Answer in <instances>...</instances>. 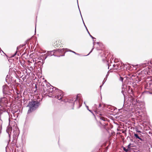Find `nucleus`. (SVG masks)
Returning <instances> with one entry per match:
<instances>
[{
    "mask_svg": "<svg viewBox=\"0 0 152 152\" xmlns=\"http://www.w3.org/2000/svg\"><path fill=\"white\" fill-rule=\"evenodd\" d=\"M41 85L43 87L44 90L46 91L49 93V97H54L59 100L62 99L63 95L61 91L55 87H53L49 83L46 82V80H45L44 83L41 84Z\"/></svg>",
    "mask_w": 152,
    "mask_h": 152,
    "instance_id": "nucleus-1",
    "label": "nucleus"
},
{
    "mask_svg": "<svg viewBox=\"0 0 152 152\" xmlns=\"http://www.w3.org/2000/svg\"><path fill=\"white\" fill-rule=\"evenodd\" d=\"M41 101V100H31L30 101L27 106V107H29L27 113H30L36 110L40 105V102Z\"/></svg>",
    "mask_w": 152,
    "mask_h": 152,
    "instance_id": "nucleus-2",
    "label": "nucleus"
},
{
    "mask_svg": "<svg viewBox=\"0 0 152 152\" xmlns=\"http://www.w3.org/2000/svg\"><path fill=\"white\" fill-rule=\"evenodd\" d=\"M78 95L74 96V97L68 99L67 100V102L71 104V105L72 106V109H74V106L75 104H76L77 105H79L78 108H79L81 106V104H80L79 101H78Z\"/></svg>",
    "mask_w": 152,
    "mask_h": 152,
    "instance_id": "nucleus-3",
    "label": "nucleus"
},
{
    "mask_svg": "<svg viewBox=\"0 0 152 152\" xmlns=\"http://www.w3.org/2000/svg\"><path fill=\"white\" fill-rule=\"evenodd\" d=\"M145 88L146 90H149V91H147V92L149 93V94H152V80H151L147 82L146 84L145 85Z\"/></svg>",
    "mask_w": 152,
    "mask_h": 152,
    "instance_id": "nucleus-4",
    "label": "nucleus"
},
{
    "mask_svg": "<svg viewBox=\"0 0 152 152\" xmlns=\"http://www.w3.org/2000/svg\"><path fill=\"white\" fill-rule=\"evenodd\" d=\"M8 101L7 98L5 97L1 98L0 99V106L3 107L4 106H9L10 104H8Z\"/></svg>",
    "mask_w": 152,
    "mask_h": 152,
    "instance_id": "nucleus-5",
    "label": "nucleus"
},
{
    "mask_svg": "<svg viewBox=\"0 0 152 152\" xmlns=\"http://www.w3.org/2000/svg\"><path fill=\"white\" fill-rule=\"evenodd\" d=\"M129 100L130 102V105L132 106L133 107H135L136 105L137 106L139 105L138 104V101L134 97L132 96L131 97L129 98Z\"/></svg>",
    "mask_w": 152,
    "mask_h": 152,
    "instance_id": "nucleus-6",
    "label": "nucleus"
},
{
    "mask_svg": "<svg viewBox=\"0 0 152 152\" xmlns=\"http://www.w3.org/2000/svg\"><path fill=\"white\" fill-rule=\"evenodd\" d=\"M134 136L136 139L139 140H138L139 142L140 141L141 142H143L144 141L142 136L141 134H137L134 132Z\"/></svg>",
    "mask_w": 152,
    "mask_h": 152,
    "instance_id": "nucleus-7",
    "label": "nucleus"
},
{
    "mask_svg": "<svg viewBox=\"0 0 152 152\" xmlns=\"http://www.w3.org/2000/svg\"><path fill=\"white\" fill-rule=\"evenodd\" d=\"M56 50H54L52 51H48L47 53L46 54V55H47V56H57L58 57H60L61 56H64V54L63 55H61L60 56H57L54 55V53L56 52Z\"/></svg>",
    "mask_w": 152,
    "mask_h": 152,
    "instance_id": "nucleus-8",
    "label": "nucleus"
},
{
    "mask_svg": "<svg viewBox=\"0 0 152 152\" xmlns=\"http://www.w3.org/2000/svg\"><path fill=\"white\" fill-rule=\"evenodd\" d=\"M95 113H96V116L97 117H98V118H99L100 119H101V120H102L104 121H105V118H104L102 117V116H99V115H102V114H101L100 113L98 112L97 111H95Z\"/></svg>",
    "mask_w": 152,
    "mask_h": 152,
    "instance_id": "nucleus-9",
    "label": "nucleus"
},
{
    "mask_svg": "<svg viewBox=\"0 0 152 152\" xmlns=\"http://www.w3.org/2000/svg\"><path fill=\"white\" fill-rule=\"evenodd\" d=\"M66 49H67L64 48L62 49H58L56 50V52H58L59 53H63L64 54L62 55H64L66 51H65Z\"/></svg>",
    "mask_w": 152,
    "mask_h": 152,
    "instance_id": "nucleus-10",
    "label": "nucleus"
},
{
    "mask_svg": "<svg viewBox=\"0 0 152 152\" xmlns=\"http://www.w3.org/2000/svg\"><path fill=\"white\" fill-rule=\"evenodd\" d=\"M48 57V56L47 55H46V54H45L44 55H43L42 58L43 59L42 60L41 62L42 65L44 63L45 60ZM37 62L39 63V62H41V61H38Z\"/></svg>",
    "mask_w": 152,
    "mask_h": 152,
    "instance_id": "nucleus-11",
    "label": "nucleus"
},
{
    "mask_svg": "<svg viewBox=\"0 0 152 152\" xmlns=\"http://www.w3.org/2000/svg\"><path fill=\"white\" fill-rule=\"evenodd\" d=\"M12 128L11 127H11L9 126L7 127V129L6 130V132L8 133L10 137V135L9 132H12Z\"/></svg>",
    "mask_w": 152,
    "mask_h": 152,
    "instance_id": "nucleus-12",
    "label": "nucleus"
},
{
    "mask_svg": "<svg viewBox=\"0 0 152 152\" xmlns=\"http://www.w3.org/2000/svg\"><path fill=\"white\" fill-rule=\"evenodd\" d=\"M142 73L146 75L148 74V71L146 70V69H144L143 71H142L141 72Z\"/></svg>",
    "mask_w": 152,
    "mask_h": 152,
    "instance_id": "nucleus-13",
    "label": "nucleus"
},
{
    "mask_svg": "<svg viewBox=\"0 0 152 152\" xmlns=\"http://www.w3.org/2000/svg\"><path fill=\"white\" fill-rule=\"evenodd\" d=\"M136 114L139 115H141L142 114V113L140 110L136 112Z\"/></svg>",
    "mask_w": 152,
    "mask_h": 152,
    "instance_id": "nucleus-14",
    "label": "nucleus"
},
{
    "mask_svg": "<svg viewBox=\"0 0 152 152\" xmlns=\"http://www.w3.org/2000/svg\"><path fill=\"white\" fill-rule=\"evenodd\" d=\"M131 143H130L129 145H128L127 146V149H128V151H131Z\"/></svg>",
    "mask_w": 152,
    "mask_h": 152,
    "instance_id": "nucleus-15",
    "label": "nucleus"
},
{
    "mask_svg": "<svg viewBox=\"0 0 152 152\" xmlns=\"http://www.w3.org/2000/svg\"><path fill=\"white\" fill-rule=\"evenodd\" d=\"M122 148H123V150L124 151H125V152H128L129 151L128 149L122 146Z\"/></svg>",
    "mask_w": 152,
    "mask_h": 152,
    "instance_id": "nucleus-16",
    "label": "nucleus"
},
{
    "mask_svg": "<svg viewBox=\"0 0 152 152\" xmlns=\"http://www.w3.org/2000/svg\"><path fill=\"white\" fill-rule=\"evenodd\" d=\"M94 43L95 42H93V48H92V49H91V51H90V52L87 55H85V56H87L88 55L90 54V53H91L93 50V49H94Z\"/></svg>",
    "mask_w": 152,
    "mask_h": 152,
    "instance_id": "nucleus-17",
    "label": "nucleus"
},
{
    "mask_svg": "<svg viewBox=\"0 0 152 152\" xmlns=\"http://www.w3.org/2000/svg\"><path fill=\"white\" fill-rule=\"evenodd\" d=\"M6 87V86L5 85L4 86H3L2 87V88H3V93L4 94L5 93V88Z\"/></svg>",
    "mask_w": 152,
    "mask_h": 152,
    "instance_id": "nucleus-18",
    "label": "nucleus"
},
{
    "mask_svg": "<svg viewBox=\"0 0 152 152\" xmlns=\"http://www.w3.org/2000/svg\"><path fill=\"white\" fill-rule=\"evenodd\" d=\"M119 65H120L119 64H116V66H117V67L115 68V69L116 70H117L118 69H119Z\"/></svg>",
    "mask_w": 152,
    "mask_h": 152,
    "instance_id": "nucleus-19",
    "label": "nucleus"
},
{
    "mask_svg": "<svg viewBox=\"0 0 152 152\" xmlns=\"http://www.w3.org/2000/svg\"><path fill=\"white\" fill-rule=\"evenodd\" d=\"M147 65H149V66H152V60H151L150 62H148L147 64Z\"/></svg>",
    "mask_w": 152,
    "mask_h": 152,
    "instance_id": "nucleus-20",
    "label": "nucleus"
},
{
    "mask_svg": "<svg viewBox=\"0 0 152 152\" xmlns=\"http://www.w3.org/2000/svg\"><path fill=\"white\" fill-rule=\"evenodd\" d=\"M123 80H124V78L123 77H121V76H120V78L119 79V80L120 81L123 82Z\"/></svg>",
    "mask_w": 152,
    "mask_h": 152,
    "instance_id": "nucleus-21",
    "label": "nucleus"
},
{
    "mask_svg": "<svg viewBox=\"0 0 152 152\" xmlns=\"http://www.w3.org/2000/svg\"><path fill=\"white\" fill-rule=\"evenodd\" d=\"M148 65H147V64H146V63H143L142 64V65H141V66H142L143 67H145Z\"/></svg>",
    "mask_w": 152,
    "mask_h": 152,
    "instance_id": "nucleus-22",
    "label": "nucleus"
},
{
    "mask_svg": "<svg viewBox=\"0 0 152 152\" xmlns=\"http://www.w3.org/2000/svg\"><path fill=\"white\" fill-rule=\"evenodd\" d=\"M3 111L1 109H0V120L1 121V115Z\"/></svg>",
    "mask_w": 152,
    "mask_h": 152,
    "instance_id": "nucleus-23",
    "label": "nucleus"
},
{
    "mask_svg": "<svg viewBox=\"0 0 152 152\" xmlns=\"http://www.w3.org/2000/svg\"><path fill=\"white\" fill-rule=\"evenodd\" d=\"M89 34V36H90V37L93 39V41H94L95 40H94V39H96V38H95L94 37H93L92 35H91L90 33Z\"/></svg>",
    "mask_w": 152,
    "mask_h": 152,
    "instance_id": "nucleus-24",
    "label": "nucleus"
},
{
    "mask_svg": "<svg viewBox=\"0 0 152 152\" xmlns=\"http://www.w3.org/2000/svg\"><path fill=\"white\" fill-rule=\"evenodd\" d=\"M86 106L87 109L90 112H91V110H90L89 109L88 106H87L86 104Z\"/></svg>",
    "mask_w": 152,
    "mask_h": 152,
    "instance_id": "nucleus-25",
    "label": "nucleus"
},
{
    "mask_svg": "<svg viewBox=\"0 0 152 152\" xmlns=\"http://www.w3.org/2000/svg\"><path fill=\"white\" fill-rule=\"evenodd\" d=\"M107 78H104L102 82V85H103L104 84Z\"/></svg>",
    "mask_w": 152,
    "mask_h": 152,
    "instance_id": "nucleus-26",
    "label": "nucleus"
},
{
    "mask_svg": "<svg viewBox=\"0 0 152 152\" xmlns=\"http://www.w3.org/2000/svg\"><path fill=\"white\" fill-rule=\"evenodd\" d=\"M42 57H43V55H42L40 57H39L38 59L39 60L42 59H42H43Z\"/></svg>",
    "mask_w": 152,
    "mask_h": 152,
    "instance_id": "nucleus-27",
    "label": "nucleus"
},
{
    "mask_svg": "<svg viewBox=\"0 0 152 152\" xmlns=\"http://www.w3.org/2000/svg\"><path fill=\"white\" fill-rule=\"evenodd\" d=\"M79 11H80V14L81 18H82V20H83V24H84V25L85 26V23H84V22L83 21V18H82V16L81 14V12H80V9H79Z\"/></svg>",
    "mask_w": 152,
    "mask_h": 152,
    "instance_id": "nucleus-28",
    "label": "nucleus"
},
{
    "mask_svg": "<svg viewBox=\"0 0 152 152\" xmlns=\"http://www.w3.org/2000/svg\"><path fill=\"white\" fill-rule=\"evenodd\" d=\"M100 123L102 125V126H105L107 125V124L106 123H104L103 124H102L101 122H100Z\"/></svg>",
    "mask_w": 152,
    "mask_h": 152,
    "instance_id": "nucleus-29",
    "label": "nucleus"
},
{
    "mask_svg": "<svg viewBox=\"0 0 152 152\" xmlns=\"http://www.w3.org/2000/svg\"><path fill=\"white\" fill-rule=\"evenodd\" d=\"M8 78H9V76L8 75H7L6 76V82H7V80H8Z\"/></svg>",
    "mask_w": 152,
    "mask_h": 152,
    "instance_id": "nucleus-30",
    "label": "nucleus"
},
{
    "mask_svg": "<svg viewBox=\"0 0 152 152\" xmlns=\"http://www.w3.org/2000/svg\"><path fill=\"white\" fill-rule=\"evenodd\" d=\"M20 64L23 66V65L24 64V62H20Z\"/></svg>",
    "mask_w": 152,
    "mask_h": 152,
    "instance_id": "nucleus-31",
    "label": "nucleus"
},
{
    "mask_svg": "<svg viewBox=\"0 0 152 152\" xmlns=\"http://www.w3.org/2000/svg\"><path fill=\"white\" fill-rule=\"evenodd\" d=\"M85 28H86V31H87V32H88V34H90V33H89V32L88 31V29H87V27H86V26L85 25Z\"/></svg>",
    "mask_w": 152,
    "mask_h": 152,
    "instance_id": "nucleus-32",
    "label": "nucleus"
},
{
    "mask_svg": "<svg viewBox=\"0 0 152 152\" xmlns=\"http://www.w3.org/2000/svg\"><path fill=\"white\" fill-rule=\"evenodd\" d=\"M121 93H122V94H123V96H124V97L125 96V94H124V91H121Z\"/></svg>",
    "mask_w": 152,
    "mask_h": 152,
    "instance_id": "nucleus-33",
    "label": "nucleus"
},
{
    "mask_svg": "<svg viewBox=\"0 0 152 152\" xmlns=\"http://www.w3.org/2000/svg\"><path fill=\"white\" fill-rule=\"evenodd\" d=\"M73 53H74V54H76V55H80V54H78V53H76L75 52H74V51H73V52H72Z\"/></svg>",
    "mask_w": 152,
    "mask_h": 152,
    "instance_id": "nucleus-34",
    "label": "nucleus"
},
{
    "mask_svg": "<svg viewBox=\"0 0 152 152\" xmlns=\"http://www.w3.org/2000/svg\"><path fill=\"white\" fill-rule=\"evenodd\" d=\"M23 47V46H19V47H17V50H18V48H22Z\"/></svg>",
    "mask_w": 152,
    "mask_h": 152,
    "instance_id": "nucleus-35",
    "label": "nucleus"
},
{
    "mask_svg": "<svg viewBox=\"0 0 152 152\" xmlns=\"http://www.w3.org/2000/svg\"><path fill=\"white\" fill-rule=\"evenodd\" d=\"M136 131H137V132H139V133H141V132L140 131V130H138L137 129H136Z\"/></svg>",
    "mask_w": 152,
    "mask_h": 152,
    "instance_id": "nucleus-36",
    "label": "nucleus"
},
{
    "mask_svg": "<svg viewBox=\"0 0 152 152\" xmlns=\"http://www.w3.org/2000/svg\"><path fill=\"white\" fill-rule=\"evenodd\" d=\"M108 75H109V73H108V72L107 74L106 75V76L105 78H107V77L108 76Z\"/></svg>",
    "mask_w": 152,
    "mask_h": 152,
    "instance_id": "nucleus-37",
    "label": "nucleus"
},
{
    "mask_svg": "<svg viewBox=\"0 0 152 152\" xmlns=\"http://www.w3.org/2000/svg\"><path fill=\"white\" fill-rule=\"evenodd\" d=\"M17 51H16V53H15L13 55L12 57H14L17 54Z\"/></svg>",
    "mask_w": 152,
    "mask_h": 152,
    "instance_id": "nucleus-38",
    "label": "nucleus"
},
{
    "mask_svg": "<svg viewBox=\"0 0 152 152\" xmlns=\"http://www.w3.org/2000/svg\"><path fill=\"white\" fill-rule=\"evenodd\" d=\"M124 106V105H123V110H124V111H127L128 110H126H126H125V109H124V107H123Z\"/></svg>",
    "mask_w": 152,
    "mask_h": 152,
    "instance_id": "nucleus-39",
    "label": "nucleus"
},
{
    "mask_svg": "<svg viewBox=\"0 0 152 152\" xmlns=\"http://www.w3.org/2000/svg\"><path fill=\"white\" fill-rule=\"evenodd\" d=\"M9 125H10V119L9 118Z\"/></svg>",
    "mask_w": 152,
    "mask_h": 152,
    "instance_id": "nucleus-40",
    "label": "nucleus"
},
{
    "mask_svg": "<svg viewBox=\"0 0 152 152\" xmlns=\"http://www.w3.org/2000/svg\"><path fill=\"white\" fill-rule=\"evenodd\" d=\"M113 66L114 67H115L116 66V64H114L113 65Z\"/></svg>",
    "mask_w": 152,
    "mask_h": 152,
    "instance_id": "nucleus-41",
    "label": "nucleus"
},
{
    "mask_svg": "<svg viewBox=\"0 0 152 152\" xmlns=\"http://www.w3.org/2000/svg\"><path fill=\"white\" fill-rule=\"evenodd\" d=\"M68 51H69V52H72H72H73L74 51H72V50H69Z\"/></svg>",
    "mask_w": 152,
    "mask_h": 152,
    "instance_id": "nucleus-42",
    "label": "nucleus"
},
{
    "mask_svg": "<svg viewBox=\"0 0 152 152\" xmlns=\"http://www.w3.org/2000/svg\"><path fill=\"white\" fill-rule=\"evenodd\" d=\"M101 106V104H99V106L98 107H100Z\"/></svg>",
    "mask_w": 152,
    "mask_h": 152,
    "instance_id": "nucleus-43",
    "label": "nucleus"
},
{
    "mask_svg": "<svg viewBox=\"0 0 152 152\" xmlns=\"http://www.w3.org/2000/svg\"><path fill=\"white\" fill-rule=\"evenodd\" d=\"M93 115L94 116H95V115L92 112V111H91V112Z\"/></svg>",
    "mask_w": 152,
    "mask_h": 152,
    "instance_id": "nucleus-44",
    "label": "nucleus"
},
{
    "mask_svg": "<svg viewBox=\"0 0 152 152\" xmlns=\"http://www.w3.org/2000/svg\"><path fill=\"white\" fill-rule=\"evenodd\" d=\"M2 52L4 53V54H5V55L7 56V55L5 54V53H4L3 52V51H2Z\"/></svg>",
    "mask_w": 152,
    "mask_h": 152,
    "instance_id": "nucleus-45",
    "label": "nucleus"
},
{
    "mask_svg": "<svg viewBox=\"0 0 152 152\" xmlns=\"http://www.w3.org/2000/svg\"><path fill=\"white\" fill-rule=\"evenodd\" d=\"M77 5H78V7L79 8V7L78 4V0H77Z\"/></svg>",
    "mask_w": 152,
    "mask_h": 152,
    "instance_id": "nucleus-46",
    "label": "nucleus"
},
{
    "mask_svg": "<svg viewBox=\"0 0 152 152\" xmlns=\"http://www.w3.org/2000/svg\"><path fill=\"white\" fill-rule=\"evenodd\" d=\"M103 85H101L100 86V88L101 89V88L102 87V86Z\"/></svg>",
    "mask_w": 152,
    "mask_h": 152,
    "instance_id": "nucleus-47",
    "label": "nucleus"
},
{
    "mask_svg": "<svg viewBox=\"0 0 152 152\" xmlns=\"http://www.w3.org/2000/svg\"><path fill=\"white\" fill-rule=\"evenodd\" d=\"M130 140L131 141L133 142V140L132 139H130Z\"/></svg>",
    "mask_w": 152,
    "mask_h": 152,
    "instance_id": "nucleus-48",
    "label": "nucleus"
},
{
    "mask_svg": "<svg viewBox=\"0 0 152 152\" xmlns=\"http://www.w3.org/2000/svg\"><path fill=\"white\" fill-rule=\"evenodd\" d=\"M96 44L98 45L99 44V42H96Z\"/></svg>",
    "mask_w": 152,
    "mask_h": 152,
    "instance_id": "nucleus-49",
    "label": "nucleus"
},
{
    "mask_svg": "<svg viewBox=\"0 0 152 152\" xmlns=\"http://www.w3.org/2000/svg\"><path fill=\"white\" fill-rule=\"evenodd\" d=\"M84 104H85V105L86 104L85 103V102H84Z\"/></svg>",
    "mask_w": 152,
    "mask_h": 152,
    "instance_id": "nucleus-50",
    "label": "nucleus"
},
{
    "mask_svg": "<svg viewBox=\"0 0 152 152\" xmlns=\"http://www.w3.org/2000/svg\"><path fill=\"white\" fill-rule=\"evenodd\" d=\"M136 81H137V82L136 83H138V82H139V81H137V80ZM139 81H140V80H139Z\"/></svg>",
    "mask_w": 152,
    "mask_h": 152,
    "instance_id": "nucleus-51",
    "label": "nucleus"
},
{
    "mask_svg": "<svg viewBox=\"0 0 152 152\" xmlns=\"http://www.w3.org/2000/svg\"><path fill=\"white\" fill-rule=\"evenodd\" d=\"M36 26L35 27V32H36Z\"/></svg>",
    "mask_w": 152,
    "mask_h": 152,
    "instance_id": "nucleus-52",
    "label": "nucleus"
},
{
    "mask_svg": "<svg viewBox=\"0 0 152 152\" xmlns=\"http://www.w3.org/2000/svg\"><path fill=\"white\" fill-rule=\"evenodd\" d=\"M6 113V114H8V112H7V113Z\"/></svg>",
    "mask_w": 152,
    "mask_h": 152,
    "instance_id": "nucleus-53",
    "label": "nucleus"
},
{
    "mask_svg": "<svg viewBox=\"0 0 152 152\" xmlns=\"http://www.w3.org/2000/svg\"><path fill=\"white\" fill-rule=\"evenodd\" d=\"M25 92H24V93H23V94H25Z\"/></svg>",
    "mask_w": 152,
    "mask_h": 152,
    "instance_id": "nucleus-54",
    "label": "nucleus"
},
{
    "mask_svg": "<svg viewBox=\"0 0 152 152\" xmlns=\"http://www.w3.org/2000/svg\"><path fill=\"white\" fill-rule=\"evenodd\" d=\"M13 123H15V122H14V121H13Z\"/></svg>",
    "mask_w": 152,
    "mask_h": 152,
    "instance_id": "nucleus-55",
    "label": "nucleus"
},
{
    "mask_svg": "<svg viewBox=\"0 0 152 152\" xmlns=\"http://www.w3.org/2000/svg\"><path fill=\"white\" fill-rule=\"evenodd\" d=\"M25 54V53H23V55H24V54Z\"/></svg>",
    "mask_w": 152,
    "mask_h": 152,
    "instance_id": "nucleus-56",
    "label": "nucleus"
},
{
    "mask_svg": "<svg viewBox=\"0 0 152 152\" xmlns=\"http://www.w3.org/2000/svg\"><path fill=\"white\" fill-rule=\"evenodd\" d=\"M121 109H119V110H121Z\"/></svg>",
    "mask_w": 152,
    "mask_h": 152,
    "instance_id": "nucleus-57",
    "label": "nucleus"
},
{
    "mask_svg": "<svg viewBox=\"0 0 152 152\" xmlns=\"http://www.w3.org/2000/svg\"><path fill=\"white\" fill-rule=\"evenodd\" d=\"M109 66H108V69H109Z\"/></svg>",
    "mask_w": 152,
    "mask_h": 152,
    "instance_id": "nucleus-58",
    "label": "nucleus"
},
{
    "mask_svg": "<svg viewBox=\"0 0 152 152\" xmlns=\"http://www.w3.org/2000/svg\"><path fill=\"white\" fill-rule=\"evenodd\" d=\"M18 56H19V55L18 54Z\"/></svg>",
    "mask_w": 152,
    "mask_h": 152,
    "instance_id": "nucleus-59",
    "label": "nucleus"
}]
</instances>
